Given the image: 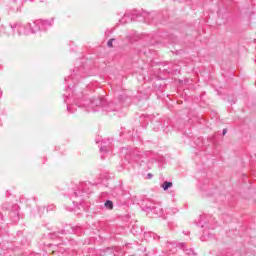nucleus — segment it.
Returning <instances> with one entry per match:
<instances>
[{"instance_id": "obj_3", "label": "nucleus", "mask_w": 256, "mask_h": 256, "mask_svg": "<svg viewBox=\"0 0 256 256\" xmlns=\"http://www.w3.org/2000/svg\"><path fill=\"white\" fill-rule=\"evenodd\" d=\"M113 41L114 39H110L107 43L108 47H113Z\"/></svg>"}, {"instance_id": "obj_2", "label": "nucleus", "mask_w": 256, "mask_h": 256, "mask_svg": "<svg viewBox=\"0 0 256 256\" xmlns=\"http://www.w3.org/2000/svg\"><path fill=\"white\" fill-rule=\"evenodd\" d=\"M104 205L107 209L113 210V202L111 200L106 201Z\"/></svg>"}, {"instance_id": "obj_4", "label": "nucleus", "mask_w": 256, "mask_h": 256, "mask_svg": "<svg viewBox=\"0 0 256 256\" xmlns=\"http://www.w3.org/2000/svg\"><path fill=\"white\" fill-rule=\"evenodd\" d=\"M147 177H148V179H153V174L148 173V174H147Z\"/></svg>"}, {"instance_id": "obj_5", "label": "nucleus", "mask_w": 256, "mask_h": 256, "mask_svg": "<svg viewBox=\"0 0 256 256\" xmlns=\"http://www.w3.org/2000/svg\"><path fill=\"white\" fill-rule=\"evenodd\" d=\"M225 133H227V130H223V135H225Z\"/></svg>"}, {"instance_id": "obj_1", "label": "nucleus", "mask_w": 256, "mask_h": 256, "mask_svg": "<svg viewBox=\"0 0 256 256\" xmlns=\"http://www.w3.org/2000/svg\"><path fill=\"white\" fill-rule=\"evenodd\" d=\"M170 187H173V183H172V182H167V181H165V182L162 184V188L164 189V191H167V189H169Z\"/></svg>"}]
</instances>
